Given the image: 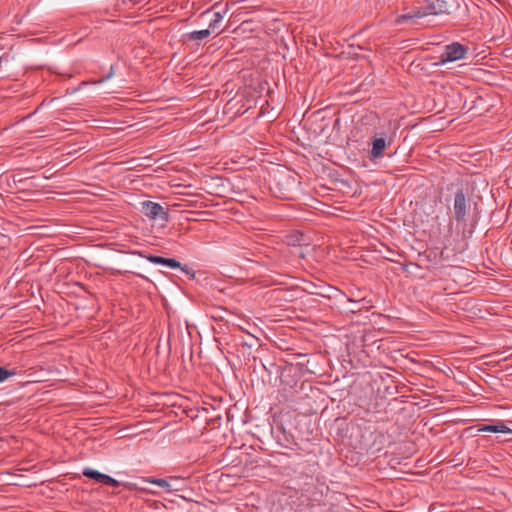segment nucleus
Listing matches in <instances>:
<instances>
[{"instance_id":"1","label":"nucleus","mask_w":512,"mask_h":512,"mask_svg":"<svg viewBox=\"0 0 512 512\" xmlns=\"http://www.w3.org/2000/svg\"><path fill=\"white\" fill-rule=\"evenodd\" d=\"M449 5L445 0H434L423 7H414L411 10L397 16L395 22L403 24L407 22L414 23L415 19H420L428 15H442L449 13Z\"/></svg>"},{"instance_id":"2","label":"nucleus","mask_w":512,"mask_h":512,"mask_svg":"<svg viewBox=\"0 0 512 512\" xmlns=\"http://www.w3.org/2000/svg\"><path fill=\"white\" fill-rule=\"evenodd\" d=\"M470 211L469 200L462 187L455 192L453 201V216L458 224H465Z\"/></svg>"},{"instance_id":"3","label":"nucleus","mask_w":512,"mask_h":512,"mask_svg":"<svg viewBox=\"0 0 512 512\" xmlns=\"http://www.w3.org/2000/svg\"><path fill=\"white\" fill-rule=\"evenodd\" d=\"M469 48L459 42H453L445 46L439 56L440 63L454 62L466 58Z\"/></svg>"},{"instance_id":"4","label":"nucleus","mask_w":512,"mask_h":512,"mask_svg":"<svg viewBox=\"0 0 512 512\" xmlns=\"http://www.w3.org/2000/svg\"><path fill=\"white\" fill-rule=\"evenodd\" d=\"M236 4H239V7L232 14V18L235 21H240L244 13H249L250 10H256L260 7L258 0L228 1L225 5V12H227L233 5Z\"/></svg>"},{"instance_id":"5","label":"nucleus","mask_w":512,"mask_h":512,"mask_svg":"<svg viewBox=\"0 0 512 512\" xmlns=\"http://www.w3.org/2000/svg\"><path fill=\"white\" fill-rule=\"evenodd\" d=\"M142 213L152 220L168 221V212L159 203L152 201L142 202Z\"/></svg>"},{"instance_id":"6","label":"nucleus","mask_w":512,"mask_h":512,"mask_svg":"<svg viewBox=\"0 0 512 512\" xmlns=\"http://www.w3.org/2000/svg\"><path fill=\"white\" fill-rule=\"evenodd\" d=\"M133 253L138 255L139 257L147 259L149 262L153 264L165 265L173 269L181 267V263L174 258H165L162 256L145 254V252L143 251H136Z\"/></svg>"},{"instance_id":"7","label":"nucleus","mask_w":512,"mask_h":512,"mask_svg":"<svg viewBox=\"0 0 512 512\" xmlns=\"http://www.w3.org/2000/svg\"><path fill=\"white\" fill-rule=\"evenodd\" d=\"M372 149L370 152V157L372 159L379 158L383 155V151L386 148V139L383 136L380 137H374L371 141Z\"/></svg>"},{"instance_id":"8","label":"nucleus","mask_w":512,"mask_h":512,"mask_svg":"<svg viewBox=\"0 0 512 512\" xmlns=\"http://www.w3.org/2000/svg\"><path fill=\"white\" fill-rule=\"evenodd\" d=\"M212 33L214 32L208 27L207 29L189 32L185 37L189 41H201L209 37Z\"/></svg>"},{"instance_id":"9","label":"nucleus","mask_w":512,"mask_h":512,"mask_svg":"<svg viewBox=\"0 0 512 512\" xmlns=\"http://www.w3.org/2000/svg\"><path fill=\"white\" fill-rule=\"evenodd\" d=\"M225 13H226L225 10L223 12H220V11L214 12L213 19L209 23L208 27L213 32H217V35H219L222 32V30H220V27H221V23L223 21V17H224Z\"/></svg>"},{"instance_id":"10","label":"nucleus","mask_w":512,"mask_h":512,"mask_svg":"<svg viewBox=\"0 0 512 512\" xmlns=\"http://www.w3.org/2000/svg\"><path fill=\"white\" fill-rule=\"evenodd\" d=\"M82 473L85 477L93 479L101 484L104 483L107 476L106 474L100 473L99 471L93 470L91 468H85Z\"/></svg>"},{"instance_id":"11","label":"nucleus","mask_w":512,"mask_h":512,"mask_svg":"<svg viewBox=\"0 0 512 512\" xmlns=\"http://www.w3.org/2000/svg\"><path fill=\"white\" fill-rule=\"evenodd\" d=\"M16 374L15 371L8 370L5 367H0V383L5 381L11 376H14Z\"/></svg>"},{"instance_id":"12","label":"nucleus","mask_w":512,"mask_h":512,"mask_svg":"<svg viewBox=\"0 0 512 512\" xmlns=\"http://www.w3.org/2000/svg\"><path fill=\"white\" fill-rule=\"evenodd\" d=\"M149 482L152 484H155L157 486H160L162 488H166L168 491H171L170 484L165 479H160V478L159 479H151V480H149Z\"/></svg>"},{"instance_id":"13","label":"nucleus","mask_w":512,"mask_h":512,"mask_svg":"<svg viewBox=\"0 0 512 512\" xmlns=\"http://www.w3.org/2000/svg\"><path fill=\"white\" fill-rule=\"evenodd\" d=\"M177 269H181L190 279H195L196 272L190 266L181 264Z\"/></svg>"},{"instance_id":"14","label":"nucleus","mask_w":512,"mask_h":512,"mask_svg":"<svg viewBox=\"0 0 512 512\" xmlns=\"http://www.w3.org/2000/svg\"><path fill=\"white\" fill-rule=\"evenodd\" d=\"M103 484L109 485V486H112V487H115V488H117V487H119L121 485V483L118 480L112 478L109 475L106 476L105 481H104Z\"/></svg>"},{"instance_id":"15","label":"nucleus","mask_w":512,"mask_h":512,"mask_svg":"<svg viewBox=\"0 0 512 512\" xmlns=\"http://www.w3.org/2000/svg\"><path fill=\"white\" fill-rule=\"evenodd\" d=\"M496 427L498 428L496 430V433H511L512 432V430L509 427H507L503 422L496 424Z\"/></svg>"},{"instance_id":"16","label":"nucleus","mask_w":512,"mask_h":512,"mask_svg":"<svg viewBox=\"0 0 512 512\" xmlns=\"http://www.w3.org/2000/svg\"><path fill=\"white\" fill-rule=\"evenodd\" d=\"M498 428L496 427V425H483L482 427H480L478 429L479 432H491V433H496V430Z\"/></svg>"},{"instance_id":"17","label":"nucleus","mask_w":512,"mask_h":512,"mask_svg":"<svg viewBox=\"0 0 512 512\" xmlns=\"http://www.w3.org/2000/svg\"><path fill=\"white\" fill-rule=\"evenodd\" d=\"M113 75H114V66H111L109 73L105 77H103L97 81H94V83H97V84L103 83L104 81L110 79Z\"/></svg>"},{"instance_id":"18","label":"nucleus","mask_w":512,"mask_h":512,"mask_svg":"<svg viewBox=\"0 0 512 512\" xmlns=\"http://www.w3.org/2000/svg\"><path fill=\"white\" fill-rule=\"evenodd\" d=\"M144 1H145V0H123V3H124V4L131 3L132 5H136V4L142 3V2H144Z\"/></svg>"},{"instance_id":"19","label":"nucleus","mask_w":512,"mask_h":512,"mask_svg":"<svg viewBox=\"0 0 512 512\" xmlns=\"http://www.w3.org/2000/svg\"><path fill=\"white\" fill-rule=\"evenodd\" d=\"M210 11H211V10H210V9H208V10H206V11L202 12V13L200 14V17H204L205 15L209 14V13H210Z\"/></svg>"}]
</instances>
